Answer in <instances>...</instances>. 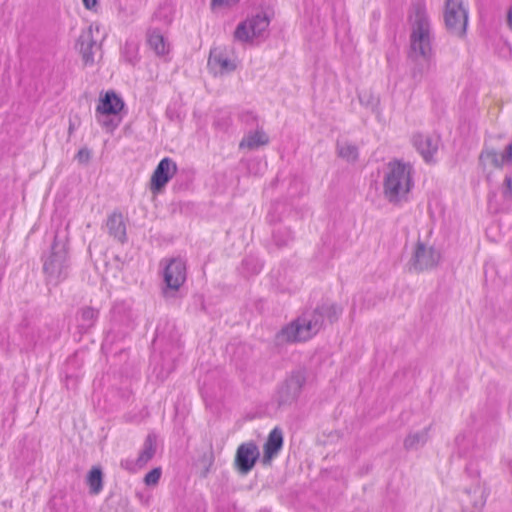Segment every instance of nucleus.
I'll return each instance as SVG.
<instances>
[{
  "instance_id": "7c9ffc66",
  "label": "nucleus",
  "mask_w": 512,
  "mask_h": 512,
  "mask_svg": "<svg viewBox=\"0 0 512 512\" xmlns=\"http://www.w3.org/2000/svg\"><path fill=\"white\" fill-rule=\"evenodd\" d=\"M338 156L349 161L355 162L358 159V148L357 146L349 143L339 144L337 143Z\"/></svg>"
},
{
  "instance_id": "bb28decb",
  "label": "nucleus",
  "mask_w": 512,
  "mask_h": 512,
  "mask_svg": "<svg viewBox=\"0 0 512 512\" xmlns=\"http://www.w3.org/2000/svg\"><path fill=\"white\" fill-rule=\"evenodd\" d=\"M319 307L323 313L324 320L327 319L331 324L338 321L343 312V308L340 305L328 301L320 303Z\"/></svg>"
},
{
  "instance_id": "6ab92c4d",
  "label": "nucleus",
  "mask_w": 512,
  "mask_h": 512,
  "mask_svg": "<svg viewBox=\"0 0 512 512\" xmlns=\"http://www.w3.org/2000/svg\"><path fill=\"white\" fill-rule=\"evenodd\" d=\"M95 46L96 41L93 39L91 28L83 31L76 42V48L79 50L82 60L86 65L94 63L93 48Z\"/></svg>"
},
{
  "instance_id": "09e8293b",
  "label": "nucleus",
  "mask_w": 512,
  "mask_h": 512,
  "mask_svg": "<svg viewBox=\"0 0 512 512\" xmlns=\"http://www.w3.org/2000/svg\"><path fill=\"white\" fill-rule=\"evenodd\" d=\"M65 379H66V381H75V382L80 381V379H79V377H78V376H76L75 378H73L71 375H68V374H66V378H65Z\"/></svg>"
},
{
  "instance_id": "9b49d317",
  "label": "nucleus",
  "mask_w": 512,
  "mask_h": 512,
  "mask_svg": "<svg viewBox=\"0 0 512 512\" xmlns=\"http://www.w3.org/2000/svg\"><path fill=\"white\" fill-rule=\"evenodd\" d=\"M178 354V351L174 349L169 353L162 352L159 355L152 356V375L155 376V381L164 382L167 379L169 374L175 369V361Z\"/></svg>"
},
{
  "instance_id": "473e14b6",
  "label": "nucleus",
  "mask_w": 512,
  "mask_h": 512,
  "mask_svg": "<svg viewBox=\"0 0 512 512\" xmlns=\"http://www.w3.org/2000/svg\"><path fill=\"white\" fill-rule=\"evenodd\" d=\"M234 38L241 42H250L255 38L252 36L247 20L237 25L234 31Z\"/></svg>"
},
{
  "instance_id": "4c0bfd02",
  "label": "nucleus",
  "mask_w": 512,
  "mask_h": 512,
  "mask_svg": "<svg viewBox=\"0 0 512 512\" xmlns=\"http://www.w3.org/2000/svg\"><path fill=\"white\" fill-rule=\"evenodd\" d=\"M75 159H77L79 163L87 164L91 159V150L86 147L81 148L75 155Z\"/></svg>"
},
{
  "instance_id": "1a4fd4ad",
  "label": "nucleus",
  "mask_w": 512,
  "mask_h": 512,
  "mask_svg": "<svg viewBox=\"0 0 512 512\" xmlns=\"http://www.w3.org/2000/svg\"><path fill=\"white\" fill-rule=\"evenodd\" d=\"M260 458V452L254 441L240 444L234 458V468L241 475H247L255 467Z\"/></svg>"
},
{
  "instance_id": "dca6fc26",
  "label": "nucleus",
  "mask_w": 512,
  "mask_h": 512,
  "mask_svg": "<svg viewBox=\"0 0 512 512\" xmlns=\"http://www.w3.org/2000/svg\"><path fill=\"white\" fill-rule=\"evenodd\" d=\"M124 101L115 91L109 90L100 94L99 104L96 107L97 114L118 115L124 108Z\"/></svg>"
},
{
  "instance_id": "aec40b11",
  "label": "nucleus",
  "mask_w": 512,
  "mask_h": 512,
  "mask_svg": "<svg viewBox=\"0 0 512 512\" xmlns=\"http://www.w3.org/2000/svg\"><path fill=\"white\" fill-rule=\"evenodd\" d=\"M149 47L158 55L169 53L170 45L158 29L150 30L147 35Z\"/></svg>"
},
{
  "instance_id": "f03ea898",
  "label": "nucleus",
  "mask_w": 512,
  "mask_h": 512,
  "mask_svg": "<svg viewBox=\"0 0 512 512\" xmlns=\"http://www.w3.org/2000/svg\"><path fill=\"white\" fill-rule=\"evenodd\" d=\"M324 316L319 304L311 312L284 325L274 336V344L277 347L290 343L305 342L315 336L324 325Z\"/></svg>"
},
{
  "instance_id": "4be33fe9",
  "label": "nucleus",
  "mask_w": 512,
  "mask_h": 512,
  "mask_svg": "<svg viewBox=\"0 0 512 512\" xmlns=\"http://www.w3.org/2000/svg\"><path fill=\"white\" fill-rule=\"evenodd\" d=\"M209 64L218 66L221 72H231L236 69V65L218 49L210 51Z\"/></svg>"
},
{
  "instance_id": "c03bdc74",
  "label": "nucleus",
  "mask_w": 512,
  "mask_h": 512,
  "mask_svg": "<svg viewBox=\"0 0 512 512\" xmlns=\"http://www.w3.org/2000/svg\"><path fill=\"white\" fill-rule=\"evenodd\" d=\"M241 117H242V120H243V121H245V122H247V123H248L250 120H252V121L256 120V117H255L252 113H250V112H247V113L242 114V116H241Z\"/></svg>"
},
{
  "instance_id": "f704fd0d",
  "label": "nucleus",
  "mask_w": 512,
  "mask_h": 512,
  "mask_svg": "<svg viewBox=\"0 0 512 512\" xmlns=\"http://www.w3.org/2000/svg\"><path fill=\"white\" fill-rule=\"evenodd\" d=\"M480 158L481 159L486 158V159L490 160L491 164L495 168H502V166L504 164L502 154L499 155L494 149L482 151Z\"/></svg>"
},
{
  "instance_id": "c85d7f7f",
  "label": "nucleus",
  "mask_w": 512,
  "mask_h": 512,
  "mask_svg": "<svg viewBox=\"0 0 512 512\" xmlns=\"http://www.w3.org/2000/svg\"><path fill=\"white\" fill-rule=\"evenodd\" d=\"M138 50L139 45L137 42L126 41L122 48V56L124 60L133 66L136 65V63L139 61Z\"/></svg>"
},
{
  "instance_id": "a18cd8bd",
  "label": "nucleus",
  "mask_w": 512,
  "mask_h": 512,
  "mask_svg": "<svg viewBox=\"0 0 512 512\" xmlns=\"http://www.w3.org/2000/svg\"><path fill=\"white\" fill-rule=\"evenodd\" d=\"M507 23L510 28H512V5L510 6L507 13Z\"/></svg>"
},
{
  "instance_id": "f257e3e1",
  "label": "nucleus",
  "mask_w": 512,
  "mask_h": 512,
  "mask_svg": "<svg viewBox=\"0 0 512 512\" xmlns=\"http://www.w3.org/2000/svg\"><path fill=\"white\" fill-rule=\"evenodd\" d=\"M408 18L411 23L410 57L434 59L431 23L424 0L412 3Z\"/></svg>"
},
{
  "instance_id": "393cba45",
  "label": "nucleus",
  "mask_w": 512,
  "mask_h": 512,
  "mask_svg": "<svg viewBox=\"0 0 512 512\" xmlns=\"http://www.w3.org/2000/svg\"><path fill=\"white\" fill-rule=\"evenodd\" d=\"M414 62H415V65L412 69V72H411V75H412V78L415 80V81H418L420 82L424 76L431 70L433 64H434V59H422L420 60V57H411Z\"/></svg>"
},
{
  "instance_id": "4468645a",
  "label": "nucleus",
  "mask_w": 512,
  "mask_h": 512,
  "mask_svg": "<svg viewBox=\"0 0 512 512\" xmlns=\"http://www.w3.org/2000/svg\"><path fill=\"white\" fill-rule=\"evenodd\" d=\"M284 437L280 427H275L269 433L266 442L263 445V465H269L271 461L279 454L283 447Z\"/></svg>"
},
{
  "instance_id": "e433bc0d",
  "label": "nucleus",
  "mask_w": 512,
  "mask_h": 512,
  "mask_svg": "<svg viewBox=\"0 0 512 512\" xmlns=\"http://www.w3.org/2000/svg\"><path fill=\"white\" fill-rule=\"evenodd\" d=\"M215 386H202L200 392L207 406H213L217 400L212 397V390ZM220 401V398L218 399Z\"/></svg>"
},
{
  "instance_id": "603ef678",
  "label": "nucleus",
  "mask_w": 512,
  "mask_h": 512,
  "mask_svg": "<svg viewBox=\"0 0 512 512\" xmlns=\"http://www.w3.org/2000/svg\"><path fill=\"white\" fill-rule=\"evenodd\" d=\"M471 418H472V421H473L474 423H476V422H477V419H476V416H475V415H472V416H471Z\"/></svg>"
},
{
  "instance_id": "a211bd4d",
  "label": "nucleus",
  "mask_w": 512,
  "mask_h": 512,
  "mask_svg": "<svg viewBox=\"0 0 512 512\" xmlns=\"http://www.w3.org/2000/svg\"><path fill=\"white\" fill-rule=\"evenodd\" d=\"M158 448V436L154 432H150L143 443L139 455L135 461L138 468L144 467L150 460L153 459Z\"/></svg>"
},
{
  "instance_id": "7ed1b4c3",
  "label": "nucleus",
  "mask_w": 512,
  "mask_h": 512,
  "mask_svg": "<svg viewBox=\"0 0 512 512\" xmlns=\"http://www.w3.org/2000/svg\"><path fill=\"white\" fill-rule=\"evenodd\" d=\"M412 166L401 160L394 159L387 164L383 179V194L388 202L396 205L407 200L413 188Z\"/></svg>"
},
{
  "instance_id": "a878e982",
  "label": "nucleus",
  "mask_w": 512,
  "mask_h": 512,
  "mask_svg": "<svg viewBox=\"0 0 512 512\" xmlns=\"http://www.w3.org/2000/svg\"><path fill=\"white\" fill-rule=\"evenodd\" d=\"M429 428L421 431L410 433L404 440V447L407 450H417L422 447L428 440Z\"/></svg>"
},
{
  "instance_id": "cd10ccee",
  "label": "nucleus",
  "mask_w": 512,
  "mask_h": 512,
  "mask_svg": "<svg viewBox=\"0 0 512 512\" xmlns=\"http://www.w3.org/2000/svg\"><path fill=\"white\" fill-rule=\"evenodd\" d=\"M272 238L278 248H283L294 240V235L290 228L282 227L273 231Z\"/></svg>"
},
{
  "instance_id": "a19ab883",
  "label": "nucleus",
  "mask_w": 512,
  "mask_h": 512,
  "mask_svg": "<svg viewBox=\"0 0 512 512\" xmlns=\"http://www.w3.org/2000/svg\"><path fill=\"white\" fill-rule=\"evenodd\" d=\"M502 157L505 162L512 163V142L506 147L505 151L502 153Z\"/></svg>"
},
{
  "instance_id": "2eb2a0df",
  "label": "nucleus",
  "mask_w": 512,
  "mask_h": 512,
  "mask_svg": "<svg viewBox=\"0 0 512 512\" xmlns=\"http://www.w3.org/2000/svg\"><path fill=\"white\" fill-rule=\"evenodd\" d=\"M412 145L423 157L424 161L429 163L432 161L434 154L438 150V138L423 133H415L412 136Z\"/></svg>"
},
{
  "instance_id": "2f4dec72",
  "label": "nucleus",
  "mask_w": 512,
  "mask_h": 512,
  "mask_svg": "<svg viewBox=\"0 0 512 512\" xmlns=\"http://www.w3.org/2000/svg\"><path fill=\"white\" fill-rule=\"evenodd\" d=\"M113 114H97L96 119L98 123L107 131L112 133L120 124V119H115Z\"/></svg>"
},
{
  "instance_id": "c756f323",
  "label": "nucleus",
  "mask_w": 512,
  "mask_h": 512,
  "mask_svg": "<svg viewBox=\"0 0 512 512\" xmlns=\"http://www.w3.org/2000/svg\"><path fill=\"white\" fill-rule=\"evenodd\" d=\"M215 456L212 448L208 452H205L201 455V457L198 460L199 466L201 467L200 470V477L201 478H207L209 473L211 472V468L214 464Z\"/></svg>"
},
{
  "instance_id": "423d86ee",
  "label": "nucleus",
  "mask_w": 512,
  "mask_h": 512,
  "mask_svg": "<svg viewBox=\"0 0 512 512\" xmlns=\"http://www.w3.org/2000/svg\"><path fill=\"white\" fill-rule=\"evenodd\" d=\"M163 278L165 283L164 297L174 296V292L178 291L186 281V262L180 257L171 258L165 265Z\"/></svg>"
},
{
  "instance_id": "6e6552de",
  "label": "nucleus",
  "mask_w": 512,
  "mask_h": 512,
  "mask_svg": "<svg viewBox=\"0 0 512 512\" xmlns=\"http://www.w3.org/2000/svg\"><path fill=\"white\" fill-rule=\"evenodd\" d=\"M440 260V253L434 247H427L422 241H417L413 255L410 259V270L422 272L436 267Z\"/></svg>"
},
{
  "instance_id": "79ce46f5",
  "label": "nucleus",
  "mask_w": 512,
  "mask_h": 512,
  "mask_svg": "<svg viewBox=\"0 0 512 512\" xmlns=\"http://www.w3.org/2000/svg\"><path fill=\"white\" fill-rule=\"evenodd\" d=\"M133 465H135V463L130 462V461H128V460L121 461V467H123V468H124V469H126V470L133 471V470H134Z\"/></svg>"
},
{
  "instance_id": "f3484780",
  "label": "nucleus",
  "mask_w": 512,
  "mask_h": 512,
  "mask_svg": "<svg viewBox=\"0 0 512 512\" xmlns=\"http://www.w3.org/2000/svg\"><path fill=\"white\" fill-rule=\"evenodd\" d=\"M106 227L108 234L117 242L124 244L127 242L126 223L123 214L120 211H113L107 218Z\"/></svg>"
},
{
  "instance_id": "5701e85b",
  "label": "nucleus",
  "mask_w": 512,
  "mask_h": 512,
  "mask_svg": "<svg viewBox=\"0 0 512 512\" xmlns=\"http://www.w3.org/2000/svg\"><path fill=\"white\" fill-rule=\"evenodd\" d=\"M87 484L89 486L90 494L97 495L103 489V471L100 467L94 466L88 472Z\"/></svg>"
},
{
  "instance_id": "39448f33",
  "label": "nucleus",
  "mask_w": 512,
  "mask_h": 512,
  "mask_svg": "<svg viewBox=\"0 0 512 512\" xmlns=\"http://www.w3.org/2000/svg\"><path fill=\"white\" fill-rule=\"evenodd\" d=\"M444 23L447 31L459 38H464L467 32L468 11L462 0H446L444 7Z\"/></svg>"
},
{
  "instance_id": "9d476101",
  "label": "nucleus",
  "mask_w": 512,
  "mask_h": 512,
  "mask_svg": "<svg viewBox=\"0 0 512 512\" xmlns=\"http://www.w3.org/2000/svg\"><path fill=\"white\" fill-rule=\"evenodd\" d=\"M177 172L176 163L169 157L163 158L156 166L150 180L153 193L160 192Z\"/></svg>"
},
{
  "instance_id": "8fccbe9b",
  "label": "nucleus",
  "mask_w": 512,
  "mask_h": 512,
  "mask_svg": "<svg viewBox=\"0 0 512 512\" xmlns=\"http://www.w3.org/2000/svg\"><path fill=\"white\" fill-rule=\"evenodd\" d=\"M73 131H74V124L70 121L68 132H69V134H72Z\"/></svg>"
},
{
  "instance_id": "0eeeda50",
  "label": "nucleus",
  "mask_w": 512,
  "mask_h": 512,
  "mask_svg": "<svg viewBox=\"0 0 512 512\" xmlns=\"http://www.w3.org/2000/svg\"><path fill=\"white\" fill-rule=\"evenodd\" d=\"M112 326L108 333L113 340L125 338L134 329V317L131 308L125 303H116L112 310Z\"/></svg>"
},
{
  "instance_id": "3c124183",
  "label": "nucleus",
  "mask_w": 512,
  "mask_h": 512,
  "mask_svg": "<svg viewBox=\"0 0 512 512\" xmlns=\"http://www.w3.org/2000/svg\"><path fill=\"white\" fill-rule=\"evenodd\" d=\"M508 469H509L510 474L512 475V460L508 461Z\"/></svg>"
},
{
  "instance_id": "72a5a7b5",
  "label": "nucleus",
  "mask_w": 512,
  "mask_h": 512,
  "mask_svg": "<svg viewBox=\"0 0 512 512\" xmlns=\"http://www.w3.org/2000/svg\"><path fill=\"white\" fill-rule=\"evenodd\" d=\"M308 380L309 378L306 368L297 367L291 371L285 382L286 384H305Z\"/></svg>"
},
{
  "instance_id": "b1692460",
  "label": "nucleus",
  "mask_w": 512,
  "mask_h": 512,
  "mask_svg": "<svg viewBox=\"0 0 512 512\" xmlns=\"http://www.w3.org/2000/svg\"><path fill=\"white\" fill-rule=\"evenodd\" d=\"M248 24L252 36L259 37L265 32L270 24V19L265 13H258L252 18L248 19Z\"/></svg>"
},
{
  "instance_id": "ddd939ff",
  "label": "nucleus",
  "mask_w": 512,
  "mask_h": 512,
  "mask_svg": "<svg viewBox=\"0 0 512 512\" xmlns=\"http://www.w3.org/2000/svg\"><path fill=\"white\" fill-rule=\"evenodd\" d=\"M99 315L98 308L89 305L80 307L75 315L77 332L80 335L90 333L98 322Z\"/></svg>"
},
{
  "instance_id": "f8f14e48",
  "label": "nucleus",
  "mask_w": 512,
  "mask_h": 512,
  "mask_svg": "<svg viewBox=\"0 0 512 512\" xmlns=\"http://www.w3.org/2000/svg\"><path fill=\"white\" fill-rule=\"evenodd\" d=\"M302 393V386H277L270 404L278 410H285L296 404Z\"/></svg>"
},
{
  "instance_id": "412c9836",
  "label": "nucleus",
  "mask_w": 512,
  "mask_h": 512,
  "mask_svg": "<svg viewBox=\"0 0 512 512\" xmlns=\"http://www.w3.org/2000/svg\"><path fill=\"white\" fill-rule=\"evenodd\" d=\"M269 143V137L262 130H256L248 133L240 142V148H248L254 150L260 146L267 145Z\"/></svg>"
},
{
  "instance_id": "37998d69",
  "label": "nucleus",
  "mask_w": 512,
  "mask_h": 512,
  "mask_svg": "<svg viewBox=\"0 0 512 512\" xmlns=\"http://www.w3.org/2000/svg\"><path fill=\"white\" fill-rule=\"evenodd\" d=\"M98 0H83V4L87 9H93L97 5Z\"/></svg>"
},
{
  "instance_id": "20e7f679",
  "label": "nucleus",
  "mask_w": 512,
  "mask_h": 512,
  "mask_svg": "<svg viewBox=\"0 0 512 512\" xmlns=\"http://www.w3.org/2000/svg\"><path fill=\"white\" fill-rule=\"evenodd\" d=\"M43 272L46 281L51 285H58L69 275L70 258L68 254V237L56 232L50 251L43 256Z\"/></svg>"
},
{
  "instance_id": "c9c22d12",
  "label": "nucleus",
  "mask_w": 512,
  "mask_h": 512,
  "mask_svg": "<svg viewBox=\"0 0 512 512\" xmlns=\"http://www.w3.org/2000/svg\"><path fill=\"white\" fill-rule=\"evenodd\" d=\"M162 469L161 467H155L152 470H150L144 477V483L147 486H154L156 485L161 477Z\"/></svg>"
},
{
  "instance_id": "de8ad7c7",
  "label": "nucleus",
  "mask_w": 512,
  "mask_h": 512,
  "mask_svg": "<svg viewBox=\"0 0 512 512\" xmlns=\"http://www.w3.org/2000/svg\"><path fill=\"white\" fill-rule=\"evenodd\" d=\"M409 372L407 371H403L401 374L403 375V377L401 378L400 377V374L398 373L396 375V377L398 378L399 381H409L410 379L408 377H406V375L408 374Z\"/></svg>"
},
{
  "instance_id": "49530a36",
  "label": "nucleus",
  "mask_w": 512,
  "mask_h": 512,
  "mask_svg": "<svg viewBox=\"0 0 512 512\" xmlns=\"http://www.w3.org/2000/svg\"><path fill=\"white\" fill-rule=\"evenodd\" d=\"M505 183H506V186H507V189H508L509 193L512 195V178L511 177H506L505 178Z\"/></svg>"
},
{
  "instance_id": "ea45409f",
  "label": "nucleus",
  "mask_w": 512,
  "mask_h": 512,
  "mask_svg": "<svg viewBox=\"0 0 512 512\" xmlns=\"http://www.w3.org/2000/svg\"><path fill=\"white\" fill-rule=\"evenodd\" d=\"M277 208H278V204H273L272 209L267 214L266 219L270 224L280 221V218L275 215Z\"/></svg>"
},
{
  "instance_id": "58836bf2",
  "label": "nucleus",
  "mask_w": 512,
  "mask_h": 512,
  "mask_svg": "<svg viewBox=\"0 0 512 512\" xmlns=\"http://www.w3.org/2000/svg\"><path fill=\"white\" fill-rule=\"evenodd\" d=\"M240 0H211V8L220 7L223 5L231 6L237 4Z\"/></svg>"
}]
</instances>
